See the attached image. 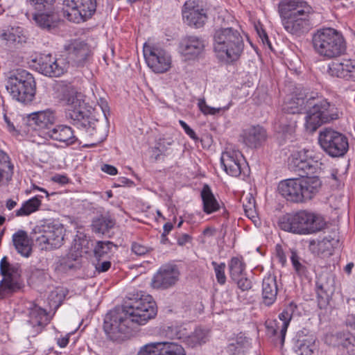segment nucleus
Masks as SVG:
<instances>
[{"label": "nucleus", "instance_id": "nucleus-1", "mask_svg": "<svg viewBox=\"0 0 355 355\" xmlns=\"http://www.w3.org/2000/svg\"><path fill=\"white\" fill-rule=\"evenodd\" d=\"M155 302L150 295H141L129 305L110 311L104 319L103 329L112 341L128 338L138 325L145 324L157 315Z\"/></svg>", "mask_w": 355, "mask_h": 355}, {"label": "nucleus", "instance_id": "nucleus-2", "mask_svg": "<svg viewBox=\"0 0 355 355\" xmlns=\"http://www.w3.org/2000/svg\"><path fill=\"white\" fill-rule=\"evenodd\" d=\"M311 7L303 0H282L278 4V13L284 30L296 37L311 29Z\"/></svg>", "mask_w": 355, "mask_h": 355}, {"label": "nucleus", "instance_id": "nucleus-3", "mask_svg": "<svg viewBox=\"0 0 355 355\" xmlns=\"http://www.w3.org/2000/svg\"><path fill=\"white\" fill-rule=\"evenodd\" d=\"M81 93L73 87L63 89L60 97L61 101L67 107L66 116L72 121V123L79 129L85 130L90 135L97 134L101 129L99 121L92 115L84 107L81 99Z\"/></svg>", "mask_w": 355, "mask_h": 355}, {"label": "nucleus", "instance_id": "nucleus-4", "mask_svg": "<svg viewBox=\"0 0 355 355\" xmlns=\"http://www.w3.org/2000/svg\"><path fill=\"white\" fill-rule=\"evenodd\" d=\"M213 48L220 60L232 62L241 57L244 49V41L238 30L221 27L214 31Z\"/></svg>", "mask_w": 355, "mask_h": 355}, {"label": "nucleus", "instance_id": "nucleus-5", "mask_svg": "<svg viewBox=\"0 0 355 355\" xmlns=\"http://www.w3.org/2000/svg\"><path fill=\"white\" fill-rule=\"evenodd\" d=\"M322 182L317 176L290 178L282 180L278 191L287 200L303 202L312 199L318 192Z\"/></svg>", "mask_w": 355, "mask_h": 355}, {"label": "nucleus", "instance_id": "nucleus-6", "mask_svg": "<svg viewBox=\"0 0 355 355\" xmlns=\"http://www.w3.org/2000/svg\"><path fill=\"white\" fill-rule=\"evenodd\" d=\"M6 89L12 99L28 104L35 98L36 82L32 73L26 69L18 68L8 73Z\"/></svg>", "mask_w": 355, "mask_h": 355}, {"label": "nucleus", "instance_id": "nucleus-7", "mask_svg": "<svg viewBox=\"0 0 355 355\" xmlns=\"http://www.w3.org/2000/svg\"><path fill=\"white\" fill-rule=\"evenodd\" d=\"M312 43L314 51L325 59L339 57L346 51L342 33L332 28L318 30L313 35Z\"/></svg>", "mask_w": 355, "mask_h": 355}, {"label": "nucleus", "instance_id": "nucleus-8", "mask_svg": "<svg viewBox=\"0 0 355 355\" xmlns=\"http://www.w3.org/2000/svg\"><path fill=\"white\" fill-rule=\"evenodd\" d=\"M308 105L311 106L309 114L306 116V129L313 132L321 125L339 118V111L335 104L331 103L316 92L309 98Z\"/></svg>", "mask_w": 355, "mask_h": 355}, {"label": "nucleus", "instance_id": "nucleus-9", "mask_svg": "<svg viewBox=\"0 0 355 355\" xmlns=\"http://www.w3.org/2000/svg\"><path fill=\"white\" fill-rule=\"evenodd\" d=\"M279 227L297 234H309L322 230L325 226L324 219L312 212L302 210L286 214L279 219Z\"/></svg>", "mask_w": 355, "mask_h": 355}, {"label": "nucleus", "instance_id": "nucleus-10", "mask_svg": "<svg viewBox=\"0 0 355 355\" xmlns=\"http://www.w3.org/2000/svg\"><path fill=\"white\" fill-rule=\"evenodd\" d=\"M64 227L58 221L46 220L35 226L30 233L31 239L41 250H51L63 244Z\"/></svg>", "mask_w": 355, "mask_h": 355}, {"label": "nucleus", "instance_id": "nucleus-11", "mask_svg": "<svg viewBox=\"0 0 355 355\" xmlns=\"http://www.w3.org/2000/svg\"><path fill=\"white\" fill-rule=\"evenodd\" d=\"M320 164L314 152L305 148L293 152L288 157L289 169L302 178L316 173Z\"/></svg>", "mask_w": 355, "mask_h": 355}, {"label": "nucleus", "instance_id": "nucleus-12", "mask_svg": "<svg viewBox=\"0 0 355 355\" xmlns=\"http://www.w3.org/2000/svg\"><path fill=\"white\" fill-rule=\"evenodd\" d=\"M318 142L322 149L332 157H343L349 149L347 137L331 128H324L320 132Z\"/></svg>", "mask_w": 355, "mask_h": 355}, {"label": "nucleus", "instance_id": "nucleus-13", "mask_svg": "<svg viewBox=\"0 0 355 355\" xmlns=\"http://www.w3.org/2000/svg\"><path fill=\"white\" fill-rule=\"evenodd\" d=\"M0 273L3 277L0 282V298L19 291L22 286L19 266L10 264L6 257L0 262Z\"/></svg>", "mask_w": 355, "mask_h": 355}, {"label": "nucleus", "instance_id": "nucleus-14", "mask_svg": "<svg viewBox=\"0 0 355 355\" xmlns=\"http://www.w3.org/2000/svg\"><path fill=\"white\" fill-rule=\"evenodd\" d=\"M63 12L69 21L79 23L91 17L96 10V0H63Z\"/></svg>", "mask_w": 355, "mask_h": 355}, {"label": "nucleus", "instance_id": "nucleus-15", "mask_svg": "<svg viewBox=\"0 0 355 355\" xmlns=\"http://www.w3.org/2000/svg\"><path fill=\"white\" fill-rule=\"evenodd\" d=\"M296 309L297 306L291 302L279 313L277 319L266 322V334L268 336L273 337L275 342L279 341L281 345L284 344L288 327Z\"/></svg>", "mask_w": 355, "mask_h": 355}, {"label": "nucleus", "instance_id": "nucleus-16", "mask_svg": "<svg viewBox=\"0 0 355 355\" xmlns=\"http://www.w3.org/2000/svg\"><path fill=\"white\" fill-rule=\"evenodd\" d=\"M143 51L147 65L155 73H165L171 67V57L164 49L145 44Z\"/></svg>", "mask_w": 355, "mask_h": 355}, {"label": "nucleus", "instance_id": "nucleus-17", "mask_svg": "<svg viewBox=\"0 0 355 355\" xmlns=\"http://www.w3.org/2000/svg\"><path fill=\"white\" fill-rule=\"evenodd\" d=\"M205 50V40L200 36L187 35L178 44V52L185 61H194L201 58Z\"/></svg>", "mask_w": 355, "mask_h": 355}, {"label": "nucleus", "instance_id": "nucleus-18", "mask_svg": "<svg viewBox=\"0 0 355 355\" xmlns=\"http://www.w3.org/2000/svg\"><path fill=\"white\" fill-rule=\"evenodd\" d=\"M182 15L184 22L195 28L202 27L208 19L207 10L195 1H187L184 3Z\"/></svg>", "mask_w": 355, "mask_h": 355}, {"label": "nucleus", "instance_id": "nucleus-19", "mask_svg": "<svg viewBox=\"0 0 355 355\" xmlns=\"http://www.w3.org/2000/svg\"><path fill=\"white\" fill-rule=\"evenodd\" d=\"M313 95V91H308L307 89L300 90L294 96L287 98L282 106V110L285 113L288 114H300L306 113L309 114L311 106L308 105L309 98Z\"/></svg>", "mask_w": 355, "mask_h": 355}, {"label": "nucleus", "instance_id": "nucleus-20", "mask_svg": "<svg viewBox=\"0 0 355 355\" xmlns=\"http://www.w3.org/2000/svg\"><path fill=\"white\" fill-rule=\"evenodd\" d=\"M137 355H186L183 347L175 342L150 343L141 347Z\"/></svg>", "mask_w": 355, "mask_h": 355}, {"label": "nucleus", "instance_id": "nucleus-21", "mask_svg": "<svg viewBox=\"0 0 355 355\" xmlns=\"http://www.w3.org/2000/svg\"><path fill=\"white\" fill-rule=\"evenodd\" d=\"M179 275V270L175 265H164L154 275L152 282L153 286L156 288H168L175 284L178 280Z\"/></svg>", "mask_w": 355, "mask_h": 355}, {"label": "nucleus", "instance_id": "nucleus-22", "mask_svg": "<svg viewBox=\"0 0 355 355\" xmlns=\"http://www.w3.org/2000/svg\"><path fill=\"white\" fill-rule=\"evenodd\" d=\"M36 69L50 77H59L64 72V68L51 54H42L33 60Z\"/></svg>", "mask_w": 355, "mask_h": 355}, {"label": "nucleus", "instance_id": "nucleus-23", "mask_svg": "<svg viewBox=\"0 0 355 355\" xmlns=\"http://www.w3.org/2000/svg\"><path fill=\"white\" fill-rule=\"evenodd\" d=\"M327 73L332 77L355 83V60L332 62L328 66Z\"/></svg>", "mask_w": 355, "mask_h": 355}, {"label": "nucleus", "instance_id": "nucleus-24", "mask_svg": "<svg viewBox=\"0 0 355 355\" xmlns=\"http://www.w3.org/2000/svg\"><path fill=\"white\" fill-rule=\"evenodd\" d=\"M28 317L29 334L32 336L40 334L49 322L46 310L35 304L30 308Z\"/></svg>", "mask_w": 355, "mask_h": 355}, {"label": "nucleus", "instance_id": "nucleus-25", "mask_svg": "<svg viewBox=\"0 0 355 355\" xmlns=\"http://www.w3.org/2000/svg\"><path fill=\"white\" fill-rule=\"evenodd\" d=\"M32 19L35 24L42 30L50 31L57 25L58 17L54 8L48 10H33Z\"/></svg>", "mask_w": 355, "mask_h": 355}, {"label": "nucleus", "instance_id": "nucleus-26", "mask_svg": "<svg viewBox=\"0 0 355 355\" xmlns=\"http://www.w3.org/2000/svg\"><path fill=\"white\" fill-rule=\"evenodd\" d=\"M242 157L238 150H229L222 153L220 162L225 171L232 177H238L241 173L240 158Z\"/></svg>", "mask_w": 355, "mask_h": 355}, {"label": "nucleus", "instance_id": "nucleus-27", "mask_svg": "<svg viewBox=\"0 0 355 355\" xmlns=\"http://www.w3.org/2000/svg\"><path fill=\"white\" fill-rule=\"evenodd\" d=\"M46 135L50 139L62 143L66 146L74 144L78 139L73 129L67 125H58L49 129Z\"/></svg>", "mask_w": 355, "mask_h": 355}, {"label": "nucleus", "instance_id": "nucleus-28", "mask_svg": "<svg viewBox=\"0 0 355 355\" xmlns=\"http://www.w3.org/2000/svg\"><path fill=\"white\" fill-rule=\"evenodd\" d=\"M55 121L54 112L51 109L34 112L28 115V124L34 125V128L51 129L49 125H52Z\"/></svg>", "mask_w": 355, "mask_h": 355}, {"label": "nucleus", "instance_id": "nucleus-29", "mask_svg": "<svg viewBox=\"0 0 355 355\" xmlns=\"http://www.w3.org/2000/svg\"><path fill=\"white\" fill-rule=\"evenodd\" d=\"M69 54V58L78 66L83 65L89 55L90 51L88 45L79 40L71 42L65 47Z\"/></svg>", "mask_w": 355, "mask_h": 355}, {"label": "nucleus", "instance_id": "nucleus-30", "mask_svg": "<svg viewBox=\"0 0 355 355\" xmlns=\"http://www.w3.org/2000/svg\"><path fill=\"white\" fill-rule=\"evenodd\" d=\"M319 304H327L335 292V280L333 275H327L319 279L316 283Z\"/></svg>", "mask_w": 355, "mask_h": 355}, {"label": "nucleus", "instance_id": "nucleus-31", "mask_svg": "<svg viewBox=\"0 0 355 355\" xmlns=\"http://www.w3.org/2000/svg\"><path fill=\"white\" fill-rule=\"evenodd\" d=\"M278 288L277 279L275 275H269L265 277L262 281V302L269 306L275 303L277 300Z\"/></svg>", "mask_w": 355, "mask_h": 355}, {"label": "nucleus", "instance_id": "nucleus-32", "mask_svg": "<svg viewBox=\"0 0 355 355\" xmlns=\"http://www.w3.org/2000/svg\"><path fill=\"white\" fill-rule=\"evenodd\" d=\"M266 139V130L260 125L250 127L244 134V141L251 148L259 147Z\"/></svg>", "mask_w": 355, "mask_h": 355}, {"label": "nucleus", "instance_id": "nucleus-33", "mask_svg": "<svg viewBox=\"0 0 355 355\" xmlns=\"http://www.w3.org/2000/svg\"><path fill=\"white\" fill-rule=\"evenodd\" d=\"M79 252H74L70 250L69 252L64 257H60L56 262L55 270L58 272L66 273L70 270H74L80 268Z\"/></svg>", "mask_w": 355, "mask_h": 355}, {"label": "nucleus", "instance_id": "nucleus-34", "mask_svg": "<svg viewBox=\"0 0 355 355\" xmlns=\"http://www.w3.org/2000/svg\"><path fill=\"white\" fill-rule=\"evenodd\" d=\"M13 169L10 157L0 149V187L9 184L13 175Z\"/></svg>", "mask_w": 355, "mask_h": 355}, {"label": "nucleus", "instance_id": "nucleus-35", "mask_svg": "<svg viewBox=\"0 0 355 355\" xmlns=\"http://www.w3.org/2000/svg\"><path fill=\"white\" fill-rule=\"evenodd\" d=\"M26 232L18 230L12 235V242L17 251L25 257L30 256L32 248Z\"/></svg>", "mask_w": 355, "mask_h": 355}, {"label": "nucleus", "instance_id": "nucleus-36", "mask_svg": "<svg viewBox=\"0 0 355 355\" xmlns=\"http://www.w3.org/2000/svg\"><path fill=\"white\" fill-rule=\"evenodd\" d=\"M200 196L205 213L210 214L219 210L220 205L207 184L203 186Z\"/></svg>", "mask_w": 355, "mask_h": 355}, {"label": "nucleus", "instance_id": "nucleus-37", "mask_svg": "<svg viewBox=\"0 0 355 355\" xmlns=\"http://www.w3.org/2000/svg\"><path fill=\"white\" fill-rule=\"evenodd\" d=\"M250 347V343L248 338L238 336L235 340L226 347V352L230 355L244 354Z\"/></svg>", "mask_w": 355, "mask_h": 355}, {"label": "nucleus", "instance_id": "nucleus-38", "mask_svg": "<svg viewBox=\"0 0 355 355\" xmlns=\"http://www.w3.org/2000/svg\"><path fill=\"white\" fill-rule=\"evenodd\" d=\"M117 245L110 241H98L94 248V254L96 259H108L113 254V249Z\"/></svg>", "mask_w": 355, "mask_h": 355}, {"label": "nucleus", "instance_id": "nucleus-39", "mask_svg": "<svg viewBox=\"0 0 355 355\" xmlns=\"http://www.w3.org/2000/svg\"><path fill=\"white\" fill-rule=\"evenodd\" d=\"M315 340L313 335L298 339L295 345V352L299 355H311L316 349Z\"/></svg>", "mask_w": 355, "mask_h": 355}, {"label": "nucleus", "instance_id": "nucleus-40", "mask_svg": "<svg viewBox=\"0 0 355 355\" xmlns=\"http://www.w3.org/2000/svg\"><path fill=\"white\" fill-rule=\"evenodd\" d=\"M42 196H36L25 201L20 209L16 211L17 216H26L37 211L42 205Z\"/></svg>", "mask_w": 355, "mask_h": 355}, {"label": "nucleus", "instance_id": "nucleus-41", "mask_svg": "<svg viewBox=\"0 0 355 355\" xmlns=\"http://www.w3.org/2000/svg\"><path fill=\"white\" fill-rule=\"evenodd\" d=\"M115 225V222L111 218L101 216L92 220V231L96 234H105Z\"/></svg>", "mask_w": 355, "mask_h": 355}, {"label": "nucleus", "instance_id": "nucleus-42", "mask_svg": "<svg viewBox=\"0 0 355 355\" xmlns=\"http://www.w3.org/2000/svg\"><path fill=\"white\" fill-rule=\"evenodd\" d=\"M245 268V263L239 257H232L229 263V269L232 279L244 275Z\"/></svg>", "mask_w": 355, "mask_h": 355}, {"label": "nucleus", "instance_id": "nucleus-43", "mask_svg": "<svg viewBox=\"0 0 355 355\" xmlns=\"http://www.w3.org/2000/svg\"><path fill=\"white\" fill-rule=\"evenodd\" d=\"M91 245H92V241L85 235L76 236L71 250L74 252H79L82 257L83 253L88 252Z\"/></svg>", "mask_w": 355, "mask_h": 355}, {"label": "nucleus", "instance_id": "nucleus-44", "mask_svg": "<svg viewBox=\"0 0 355 355\" xmlns=\"http://www.w3.org/2000/svg\"><path fill=\"white\" fill-rule=\"evenodd\" d=\"M208 331L201 328H196L191 335L188 336L187 342L192 347L205 343L207 340Z\"/></svg>", "mask_w": 355, "mask_h": 355}, {"label": "nucleus", "instance_id": "nucleus-45", "mask_svg": "<svg viewBox=\"0 0 355 355\" xmlns=\"http://www.w3.org/2000/svg\"><path fill=\"white\" fill-rule=\"evenodd\" d=\"M198 107L200 112L205 115H216L221 110H227L229 109V106L218 108L211 107L206 103L204 98L198 99Z\"/></svg>", "mask_w": 355, "mask_h": 355}, {"label": "nucleus", "instance_id": "nucleus-46", "mask_svg": "<svg viewBox=\"0 0 355 355\" xmlns=\"http://www.w3.org/2000/svg\"><path fill=\"white\" fill-rule=\"evenodd\" d=\"M56 0H26V3L32 10H48L54 8Z\"/></svg>", "mask_w": 355, "mask_h": 355}, {"label": "nucleus", "instance_id": "nucleus-47", "mask_svg": "<svg viewBox=\"0 0 355 355\" xmlns=\"http://www.w3.org/2000/svg\"><path fill=\"white\" fill-rule=\"evenodd\" d=\"M336 336L338 343L345 348L348 349L351 345H354L355 337L349 331L338 332Z\"/></svg>", "mask_w": 355, "mask_h": 355}, {"label": "nucleus", "instance_id": "nucleus-48", "mask_svg": "<svg viewBox=\"0 0 355 355\" xmlns=\"http://www.w3.org/2000/svg\"><path fill=\"white\" fill-rule=\"evenodd\" d=\"M211 264L214 268L217 282L221 285L224 284L226 282V276L225 274V263H218L216 261H212Z\"/></svg>", "mask_w": 355, "mask_h": 355}, {"label": "nucleus", "instance_id": "nucleus-49", "mask_svg": "<svg viewBox=\"0 0 355 355\" xmlns=\"http://www.w3.org/2000/svg\"><path fill=\"white\" fill-rule=\"evenodd\" d=\"M296 124L295 122H291L288 123L284 117H282L279 124V132H282L284 135H292L295 130Z\"/></svg>", "mask_w": 355, "mask_h": 355}, {"label": "nucleus", "instance_id": "nucleus-50", "mask_svg": "<svg viewBox=\"0 0 355 355\" xmlns=\"http://www.w3.org/2000/svg\"><path fill=\"white\" fill-rule=\"evenodd\" d=\"M19 28H17L16 29L12 28L10 31H8L7 32L3 33L1 35L2 39L10 42L11 43H19L21 42V38L19 35H17V33L18 32V29Z\"/></svg>", "mask_w": 355, "mask_h": 355}, {"label": "nucleus", "instance_id": "nucleus-51", "mask_svg": "<svg viewBox=\"0 0 355 355\" xmlns=\"http://www.w3.org/2000/svg\"><path fill=\"white\" fill-rule=\"evenodd\" d=\"M300 258L297 252L294 250L291 251V260L293 268L298 274H304L305 267L300 262Z\"/></svg>", "mask_w": 355, "mask_h": 355}, {"label": "nucleus", "instance_id": "nucleus-52", "mask_svg": "<svg viewBox=\"0 0 355 355\" xmlns=\"http://www.w3.org/2000/svg\"><path fill=\"white\" fill-rule=\"evenodd\" d=\"M232 280L236 283L238 288L242 291H248L252 288V282L244 275Z\"/></svg>", "mask_w": 355, "mask_h": 355}, {"label": "nucleus", "instance_id": "nucleus-53", "mask_svg": "<svg viewBox=\"0 0 355 355\" xmlns=\"http://www.w3.org/2000/svg\"><path fill=\"white\" fill-rule=\"evenodd\" d=\"M111 267V262L108 260L102 261V259H96L95 263L96 270L98 272H105Z\"/></svg>", "mask_w": 355, "mask_h": 355}, {"label": "nucleus", "instance_id": "nucleus-54", "mask_svg": "<svg viewBox=\"0 0 355 355\" xmlns=\"http://www.w3.org/2000/svg\"><path fill=\"white\" fill-rule=\"evenodd\" d=\"M131 249L132 252L139 256L144 255L148 251L147 247L138 243H133Z\"/></svg>", "mask_w": 355, "mask_h": 355}, {"label": "nucleus", "instance_id": "nucleus-55", "mask_svg": "<svg viewBox=\"0 0 355 355\" xmlns=\"http://www.w3.org/2000/svg\"><path fill=\"white\" fill-rule=\"evenodd\" d=\"M246 199H248L247 203H245V202H243V207L245 214L249 215L248 212L254 214V208L255 207L254 199L252 196H250L249 198H246Z\"/></svg>", "mask_w": 355, "mask_h": 355}, {"label": "nucleus", "instance_id": "nucleus-56", "mask_svg": "<svg viewBox=\"0 0 355 355\" xmlns=\"http://www.w3.org/2000/svg\"><path fill=\"white\" fill-rule=\"evenodd\" d=\"M179 123L181 127L184 129L185 133L189 135L191 139L196 140L198 139V137L196 136L195 132L193 129H191L186 122L182 120L179 121Z\"/></svg>", "mask_w": 355, "mask_h": 355}, {"label": "nucleus", "instance_id": "nucleus-57", "mask_svg": "<svg viewBox=\"0 0 355 355\" xmlns=\"http://www.w3.org/2000/svg\"><path fill=\"white\" fill-rule=\"evenodd\" d=\"M191 241V237L190 235L187 234H180L177 239L178 244L179 245H184L186 243L190 242Z\"/></svg>", "mask_w": 355, "mask_h": 355}, {"label": "nucleus", "instance_id": "nucleus-58", "mask_svg": "<svg viewBox=\"0 0 355 355\" xmlns=\"http://www.w3.org/2000/svg\"><path fill=\"white\" fill-rule=\"evenodd\" d=\"M101 170L111 175H114L117 174V169L114 166L110 165V164H103L101 166Z\"/></svg>", "mask_w": 355, "mask_h": 355}, {"label": "nucleus", "instance_id": "nucleus-59", "mask_svg": "<svg viewBox=\"0 0 355 355\" xmlns=\"http://www.w3.org/2000/svg\"><path fill=\"white\" fill-rule=\"evenodd\" d=\"M52 180L61 184H65L69 182V178L66 175L57 174L52 178Z\"/></svg>", "mask_w": 355, "mask_h": 355}, {"label": "nucleus", "instance_id": "nucleus-60", "mask_svg": "<svg viewBox=\"0 0 355 355\" xmlns=\"http://www.w3.org/2000/svg\"><path fill=\"white\" fill-rule=\"evenodd\" d=\"M173 140L171 139H159L157 143V148L161 151V149H163L165 147V145H171L173 143Z\"/></svg>", "mask_w": 355, "mask_h": 355}, {"label": "nucleus", "instance_id": "nucleus-61", "mask_svg": "<svg viewBox=\"0 0 355 355\" xmlns=\"http://www.w3.org/2000/svg\"><path fill=\"white\" fill-rule=\"evenodd\" d=\"M173 225L171 223H166L164 225L163 229L164 232L162 234V237L163 239H167L166 238V235L173 230Z\"/></svg>", "mask_w": 355, "mask_h": 355}, {"label": "nucleus", "instance_id": "nucleus-62", "mask_svg": "<svg viewBox=\"0 0 355 355\" xmlns=\"http://www.w3.org/2000/svg\"><path fill=\"white\" fill-rule=\"evenodd\" d=\"M3 119H4L5 122L6 123L7 128L10 132L16 131L15 125L10 121V119L8 118V116L6 114H4Z\"/></svg>", "mask_w": 355, "mask_h": 355}, {"label": "nucleus", "instance_id": "nucleus-63", "mask_svg": "<svg viewBox=\"0 0 355 355\" xmlns=\"http://www.w3.org/2000/svg\"><path fill=\"white\" fill-rule=\"evenodd\" d=\"M277 256L279 259V262L282 263V264H284L286 261V259L284 252L281 248L277 250Z\"/></svg>", "mask_w": 355, "mask_h": 355}, {"label": "nucleus", "instance_id": "nucleus-64", "mask_svg": "<svg viewBox=\"0 0 355 355\" xmlns=\"http://www.w3.org/2000/svg\"><path fill=\"white\" fill-rule=\"evenodd\" d=\"M69 337L68 336H65V337H63V338H59L57 341V343L58 345L63 348V347H65L68 343H69Z\"/></svg>", "mask_w": 355, "mask_h": 355}]
</instances>
